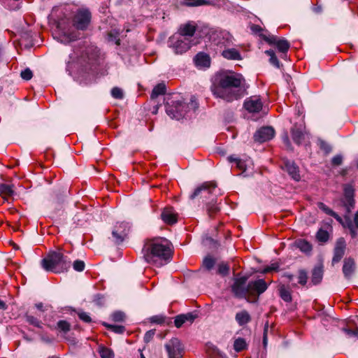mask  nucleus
<instances>
[{
    "mask_svg": "<svg viewBox=\"0 0 358 358\" xmlns=\"http://www.w3.org/2000/svg\"><path fill=\"white\" fill-rule=\"evenodd\" d=\"M66 12L64 16L57 22V27L59 31L58 39L64 43L79 38V31H86L92 21V13L87 8L66 9Z\"/></svg>",
    "mask_w": 358,
    "mask_h": 358,
    "instance_id": "f257e3e1",
    "label": "nucleus"
},
{
    "mask_svg": "<svg viewBox=\"0 0 358 358\" xmlns=\"http://www.w3.org/2000/svg\"><path fill=\"white\" fill-rule=\"evenodd\" d=\"M210 89L215 96L231 102L244 95L245 80L241 74L219 72L215 75Z\"/></svg>",
    "mask_w": 358,
    "mask_h": 358,
    "instance_id": "f03ea898",
    "label": "nucleus"
},
{
    "mask_svg": "<svg viewBox=\"0 0 358 358\" xmlns=\"http://www.w3.org/2000/svg\"><path fill=\"white\" fill-rule=\"evenodd\" d=\"M171 243L166 238L157 237L147 239L142 248L144 259L149 264L162 266L171 257Z\"/></svg>",
    "mask_w": 358,
    "mask_h": 358,
    "instance_id": "7ed1b4c3",
    "label": "nucleus"
},
{
    "mask_svg": "<svg viewBox=\"0 0 358 358\" xmlns=\"http://www.w3.org/2000/svg\"><path fill=\"white\" fill-rule=\"evenodd\" d=\"M41 264L46 271L60 273L66 271L71 267V262L61 251H54L49 252Z\"/></svg>",
    "mask_w": 358,
    "mask_h": 358,
    "instance_id": "20e7f679",
    "label": "nucleus"
},
{
    "mask_svg": "<svg viewBox=\"0 0 358 358\" xmlns=\"http://www.w3.org/2000/svg\"><path fill=\"white\" fill-rule=\"evenodd\" d=\"M317 206L327 215L334 217L343 227L348 228L352 238H354L358 236V210L355 215L353 221H352L347 215L345 216L344 219H342L341 217L322 202H319Z\"/></svg>",
    "mask_w": 358,
    "mask_h": 358,
    "instance_id": "39448f33",
    "label": "nucleus"
},
{
    "mask_svg": "<svg viewBox=\"0 0 358 358\" xmlns=\"http://www.w3.org/2000/svg\"><path fill=\"white\" fill-rule=\"evenodd\" d=\"M268 285L264 279L250 281L247 285L248 301L256 302L259 296L268 289Z\"/></svg>",
    "mask_w": 358,
    "mask_h": 358,
    "instance_id": "423d86ee",
    "label": "nucleus"
},
{
    "mask_svg": "<svg viewBox=\"0 0 358 358\" xmlns=\"http://www.w3.org/2000/svg\"><path fill=\"white\" fill-rule=\"evenodd\" d=\"M243 107L247 112H261L269 110L266 101L258 95L247 98L244 101Z\"/></svg>",
    "mask_w": 358,
    "mask_h": 358,
    "instance_id": "0eeeda50",
    "label": "nucleus"
},
{
    "mask_svg": "<svg viewBox=\"0 0 358 358\" xmlns=\"http://www.w3.org/2000/svg\"><path fill=\"white\" fill-rule=\"evenodd\" d=\"M291 134L293 141L298 145L310 143V135L306 131L303 124H294L291 129Z\"/></svg>",
    "mask_w": 358,
    "mask_h": 358,
    "instance_id": "6e6552de",
    "label": "nucleus"
},
{
    "mask_svg": "<svg viewBox=\"0 0 358 358\" xmlns=\"http://www.w3.org/2000/svg\"><path fill=\"white\" fill-rule=\"evenodd\" d=\"M169 47L177 55H182L187 52L191 47L190 41L187 38L180 36H173L169 41Z\"/></svg>",
    "mask_w": 358,
    "mask_h": 358,
    "instance_id": "1a4fd4ad",
    "label": "nucleus"
},
{
    "mask_svg": "<svg viewBox=\"0 0 358 358\" xmlns=\"http://www.w3.org/2000/svg\"><path fill=\"white\" fill-rule=\"evenodd\" d=\"M129 224L128 222H118L113 227L112 231V236L113 238V241L116 244H120L122 243L124 239L127 238L128 233L129 231Z\"/></svg>",
    "mask_w": 358,
    "mask_h": 358,
    "instance_id": "9d476101",
    "label": "nucleus"
},
{
    "mask_svg": "<svg viewBox=\"0 0 358 358\" xmlns=\"http://www.w3.org/2000/svg\"><path fill=\"white\" fill-rule=\"evenodd\" d=\"M169 358H181L184 353V348L180 341L173 338L165 345Z\"/></svg>",
    "mask_w": 358,
    "mask_h": 358,
    "instance_id": "9b49d317",
    "label": "nucleus"
},
{
    "mask_svg": "<svg viewBox=\"0 0 358 358\" xmlns=\"http://www.w3.org/2000/svg\"><path fill=\"white\" fill-rule=\"evenodd\" d=\"M165 112H175L183 103V99L179 93L166 94L164 97Z\"/></svg>",
    "mask_w": 358,
    "mask_h": 358,
    "instance_id": "f8f14e48",
    "label": "nucleus"
},
{
    "mask_svg": "<svg viewBox=\"0 0 358 358\" xmlns=\"http://www.w3.org/2000/svg\"><path fill=\"white\" fill-rule=\"evenodd\" d=\"M263 38L269 44L271 45H275L278 50L282 53L281 57L285 58L286 53L289 49V43L284 38H278L277 36H264Z\"/></svg>",
    "mask_w": 358,
    "mask_h": 358,
    "instance_id": "ddd939ff",
    "label": "nucleus"
},
{
    "mask_svg": "<svg viewBox=\"0 0 358 358\" xmlns=\"http://www.w3.org/2000/svg\"><path fill=\"white\" fill-rule=\"evenodd\" d=\"M275 134V130L272 127H262L254 134L253 138L255 142L262 143L273 138Z\"/></svg>",
    "mask_w": 358,
    "mask_h": 358,
    "instance_id": "4468645a",
    "label": "nucleus"
},
{
    "mask_svg": "<svg viewBox=\"0 0 358 358\" xmlns=\"http://www.w3.org/2000/svg\"><path fill=\"white\" fill-rule=\"evenodd\" d=\"M217 185L215 182H205L194 189V192L189 196V198L194 199L199 196L206 197L208 195L213 193Z\"/></svg>",
    "mask_w": 358,
    "mask_h": 358,
    "instance_id": "2eb2a0df",
    "label": "nucleus"
},
{
    "mask_svg": "<svg viewBox=\"0 0 358 358\" xmlns=\"http://www.w3.org/2000/svg\"><path fill=\"white\" fill-rule=\"evenodd\" d=\"M332 232V227L330 223L326 224L324 227H320L316 233V240L321 244L327 243L330 238Z\"/></svg>",
    "mask_w": 358,
    "mask_h": 358,
    "instance_id": "dca6fc26",
    "label": "nucleus"
},
{
    "mask_svg": "<svg viewBox=\"0 0 358 358\" xmlns=\"http://www.w3.org/2000/svg\"><path fill=\"white\" fill-rule=\"evenodd\" d=\"M246 278H240L236 279L232 286L234 293L239 297H248L247 287H245Z\"/></svg>",
    "mask_w": 358,
    "mask_h": 358,
    "instance_id": "f3484780",
    "label": "nucleus"
},
{
    "mask_svg": "<svg viewBox=\"0 0 358 358\" xmlns=\"http://www.w3.org/2000/svg\"><path fill=\"white\" fill-rule=\"evenodd\" d=\"M343 273L345 278L350 279L356 271V263L351 257L345 258L343 261Z\"/></svg>",
    "mask_w": 358,
    "mask_h": 358,
    "instance_id": "a211bd4d",
    "label": "nucleus"
},
{
    "mask_svg": "<svg viewBox=\"0 0 358 358\" xmlns=\"http://www.w3.org/2000/svg\"><path fill=\"white\" fill-rule=\"evenodd\" d=\"M345 249V241L343 238H340L337 241L334 250V257L332 258V264L339 262L343 258Z\"/></svg>",
    "mask_w": 358,
    "mask_h": 358,
    "instance_id": "6ab92c4d",
    "label": "nucleus"
},
{
    "mask_svg": "<svg viewBox=\"0 0 358 358\" xmlns=\"http://www.w3.org/2000/svg\"><path fill=\"white\" fill-rule=\"evenodd\" d=\"M196 24L194 22H188L182 24L179 29L180 36L187 38L192 36L196 30Z\"/></svg>",
    "mask_w": 358,
    "mask_h": 358,
    "instance_id": "aec40b11",
    "label": "nucleus"
},
{
    "mask_svg": "<svg viewBox=\"0 0 358 358\" xmlns=\"http://www.w3.org/2000/svg\"><path fill=\"white\" fill-rule=\"evenodd\" d=\"M85 55L89 64L94 66L99 63V50L97 48L93 46L87 48L85 50Z\"/></svg>",
    "mask_w": 358,
    "mask_h": 358,
    "instance_id": "412c9836",
    "label": "nucleus"
},
{
    "mask_svg": "<svg viewBox=\"0 0 358 358\" xmlns=\"http://www.w3.org/2000/svg\"><path fill=\"white\" fill-rule=\"evenodd\" d=\"M196 315H194L192 313H188L186 314H181L176 317L174 320L175 326L177 328H180L182 326V324L186 322H189L192 324L196 318Z\"/></svg>",
    "mask_w": 358,
    "mask_h": 358,
    "instance_id": "4be33fe9",
    "label": "nucleus"
},
{
    "mask_svg": "<svg viewBox=\"0 0 358 358\" xmlns=\"http://www.w3.org/2000/svg\"><path fill=\"white\" fill-rule=\"evenodd\" d=\"M285 168L288 174L295 181H299L301 180L299 167L294 162L287 161L285 163Z\"/></svg>",
    "mask_w": 358,
    "mask_h": 358,
    "instance_id": "5701e85b",
    "label": "nucleus"
},
{
    "mask_svg": "<svg viewBox=\"0 0 358 358\" xmlns=\"http://www.w3.org/2000/svg\"><path fill=\"white\" fill-rule=\"evenodd\" d=\"M195 65L199 68H208L210 64V57L203 52L198 53L194 59Z\"/></svg>",
    "mask_w": 358,
    "mask_h": 358,
    "instance_id": "b1692460",
    "label": "nucleus"
},
{
    "mask_svg": "<svg viewBox=\"0 0 358 358\" xmlns=\"http://www.w3.org/2000/svg\"><path fill=\"white\" fill-rule=\"evenodd\" d=\"M161 216L166 224H173L177 222V214L172 208H164Z\"/></svg>",
    "mask_w": 358,
    "mask_h": 358,
    "instance_id": "393cba45",
    "label": "nucleus"
},
{
    "mask_svg": "<svg viewBox=\"0 0 358 358\" xmlns=\"http://www.w3.org/2000/svg\"><path fill=\"white\" fill-rule=\"evenodd\" d=\"M236 321L240 326H243L251 320V317L247 310H241L236 314Z\"/></svg>",
    "mask_w": 358,
    "mask_h": 358,
    "instance_id": "a878e982",
    "label": "nucleus"
},
{
    "mask_svg": "<svg viewBox=\"0 0 358 358\" xmlns=\"http://www.w3.org/2000/svg\"><path fill=\"white\" fill-rule=\"evenodd\" d=\"M323 278V269L322 266H315L312 271L311 283L314 285L319 284Z\"/></svg>",
    "mask_w": 358,
    "mask_h": 358,
    "instance_id": "bb28decb",
    "label": "nucleus"
},
{
    "mask_svg": "<svg viewBox=\"0 0 358 358\" xmlns=\"http://www.w3.org/2000/svg\"><path fill=\"white\" fill-rule=\"evenodd\" d=\"M222 55L227 59L240 60L241 56L239 51L235 48H229L222 51Z\"/></svg>",
    "mask_w": 358,
    "mask_h": 358,
    "instance_id": "cd10ccee",
    "label": "nucleus"
},
{
    "mask_svg": "<svg viewBox=\"0 0 358 358\" xmlns=\"http://www.w3.org/2000/svg\"><path fill=\"white\" fill-rule=\"evenodd\" d=\"M278 292L280 298L285 302H291L292 300V294L289 288L284 285H280L278 287Z\"/></svg>",
    "mask_w": 358,
    "mask_h": 358,
    "instance_id": "c85d7f7f",
    "label": "nucleus"
},
{
    "mask_svg": "<svg viewBox=\"0 0 358 358\" xmlns=\"http://www.w3.org/2000/svg\"><path fill=\"white\" fill-rule=\"evenodd\" d=\"M13 185L8 184H0V195L6 199V197L11 196L13 194Z\"/></svg>",
    "mask_w": 358,
    "mask_h": 358,
    "instance_id": "c756f323",
    "label": "nucleus"
},
{
    "mask_svg": "<svg viewBox=\"0 0 358 358\" xmlns=\"http://www.w3.org/2000/svg\"><path fill=\"white\" fill-rule=\"evenodd\" d=\"M298 248L306 253H309L313 250V246L308 241L304 239L299 240L296 243Z\"/></svg>",
    "mask_w": 358,
    "mask_h": 358,
    "instance_id": "7c9ffc66",
    "label": "nucleus"
},
{
    "mask_svg": "<svg viewBox=\"0 0 358 358\" xmlns=\"http://www.w3.org/2000/svg\"><path fill=\"white\" fill-rule=\"evenodd\" d=\"M166 85L164 83H159L157 85L152 91L150 96L151 99H154L159 95L164 94L166 92Z\"/></svg>",
    "mask_w": 358,
    "mask_h": 358,
    "instance_id": "2f4dec72",
    "label": "nucleus"
},
{
    "mask_svg": "<svg viewBox=\"0 0 358 358\" xmlns=\"http://www.w3.org/2000/svg\"><path fill=\"white\" fill-rule=\"evenodd\" d=\"M25 318H26V321L29 324L33 325L34 327H37L38 329H42L43 323L36 317L27 313L25 315Z\"/></svg>",
    "mask_w": 358,
    "mask_h": 358,
    "instance_id": "473e14b6",
    "label": "nucleus"
},
{
    "mask_svg": "<svg viewBox=\"0 0 358 358\" xmlns=\"http://www.w3.org/2000/svg\"><path fill=\"white\" fill-rule=\"evenodd\" d=\"M102 324L104 327H106L108 330H110L115 334H121L125 331V327L122 325L109 324L106 322H103Z\"/></svg>",
    "mask_w": 358,
    "mask_h": 358,
    "instance_id": "72a5a7b5",
    "label": "nucleus"
},
{
    "mask_svg": "<svg viewBox=\"0 0 358 358\" xmlns=\"http://www.w3.org/2000/svg\"><path fill=\"white\" fill-rule=\"evenodd\" d=\"M206 208L210 217H213L220 210V208L216 203V201L214 202L213 201L207 204Z\"/></svg>",
    "mask_w": 358,
    "mask_h": 358,
    "instance_id": "f704fd0d",
    "label": "nucleus"
},
{
    "mask_svg": "<svg viewBox=\"0 0 358 358\" xmlns=\"http://www.w3.org/2000/svg\"><path fill=\"white\" fill-rule=\"evenodd\" d=\"M265 53L270 57L269 62L270 63L275 66L276 68L280 67V63L278 61L275 54L273 50H268L265 51Z\"/></svg>",
    "mask_w": 358,
    "mask_h": 358,
    "instance_id": "c9c22d12",
    "label": "nucleus"
},
{
    "mask_svg": "<svg viewBox=\"0 0 358 358\" xmlns=\"http://www.w3.org/2000/svg\"><path fill=\"white\" fill-rule=\"evenodd\" d=\"M308 281V273L303 270L301 269L298 271V283L301 286H305L307 284Z\"/></svg>",
    "mask_w": 358,
    "mask_h": 358,
    "instance_id": "e433bc0d",
    "label": "nucleus"
},
{
    "mask_svg": "<svg viewBox=\"0 0 358 358\" xmlns=\"http://www.w3.org/2000/svg\"><path fill=\"white\" fill-rule=\"evenodd\" d=\"M119 37V31L113 29L108 33V40L110 42H115L116 45L120 44V40Z\"/></svg>",
    "mask_w": 358,
    "mask_h": 358,
    "instance_id": "4c0bfd02",
    "label": "nucleus"
},
{
    "mask_svg": "<svg viewBox=\"0 0 358 358\" xmlns=\"http://www.w3.org/2000/svg\"><path fill=\"white\" fill-rule=\"evenodd\" d=\"M246 348L245 341L242 338H238L235 340L234 343V348L236 352H241Z\"/></svg>",
    "mask_w": 358,
    "mask_h": 358,
    "instance_id": "58836bf2",
    "label": "nucleus"
},
{
    "mask_svg": "<svg viewBox=\"0 0 358 358\" xmlns=\"http://www.w3.org/2000/svg\"><path fill=\"white\" fill-rule=\"evenodd\" d=\"M185 4L188 6H200L208 5L210 2L208 0H185Z\"/></svg>",
    "mask_w": 358,
    "mask_h": 358,
    "instance_id": "ea45409f",
    "label": "nucleus"
},
{
    "mask_svg": "<svg viewBox=\"0 0 358 358\" xmlns=\"http://www.w3.org/2000/svg\"><path fill=\"white\" fill-rule=\"evenodd\" d=\"M57 329L64 333H66L70 331L71 325L70 324L66 321V320H59L57 324Z\"/></svg>",
    "mask_w": 358,
    "mask_h": 358,
    "instance_id": "a19ab883",
    "label": "nucleus"
},
{
    "mask_svg": "<svg viewBox=\"0 0 358 358\" xmlns=\"http://www.w3.org/2000/svg\"><path fill=\"white\" fill-rule=\"evenodd\" d=\"M344 197L345 199H354V189L350 185H345L343 188Z\"/></svg>",
    "mask_w": 358,
    "mask_h": 358,
    "instance_id": "79ce46f5",
    "label": "nucleus"
},
{
    "mask_svg": "<svg viewBox=\"0 0 358 358\" xmlns=\"http://www.w3.org/2000/svg\"><path fill=\"white\" fill-rule=\"evenodd\" d=\"M342 203L344 207L345 208L347 213H350L351 210L354 208L355 199H352L351 201V199L343 198L342 200Z\"/></svg>",
    "mask_w": 358,
    "mask_h": 358,
    "instance_id": "37998d69",
    "label": "nucleus"
},
{
    "mask_svg": "<svg viewBox=\"0 0 358 358\" xmlns=\"http://www.w3.org/2000/svg\"><path fill=\"white\" fill-rule=\"evenodd\" d=\"M99 354L101 358H113L114 354L109 348L103 347L99 350Z\"/></svg>",
    "mask_w": 358,
    "mask_h": 358,
    "instance_id": "c03bdc74",
    "label": "nucleus"
},
{
    "mask_svg": "<svg viewBox=\"0 0 358 358\" xmlns=\"http://www.w3.org/2000/svg\"><path fill=\"white\" fill-rule=\"evenodd\" d=\"M229 271L228 264L222 262L218 265L217 273L222 275H227Z\"/></svg>",
    "mask_w": 358,
    "mask_h": 358,
    "instance_id": "a18cd8bd",
    "label": "nucleus"
},
{
    "mask_svg": "<svg viewBox=\"0 0 358 358\" xmlns=\"http://www.w3.org/2000/svg\"><path fill=\"white\" fill-rule=\"evenodd\" d=\"M111 95L115 99H122L124 97V92L121 88L115 87L111 90Z\"/></svg>",
    "mask_w": 358,
    "mask_h": 358,
    "instance_id": "49530a36",
    "label": "nucleus"
},
{
    "mask_svg": "<svg viewBox=\"0 0 358 358\" xmlns=\"http://www.w3.org/2000/svg\"><path fill=\"white\" fill-rule=\"evenodd\" d=\"M111 318L115 322H122L125 319V315L123 312L116 311L111 315Z\"/></svg>",
    "mask_w": 358,
    "mask_h": 358,
    "instance_id": "de8ad7c7",
    "label": "nucleus"
},
{
    "mask_svg": "<svg viewBox=\"0 0 358 358\" xmlns=\"http://www.w3.org/2000/svg\"><path fill=\"white\" fill-rule=\"evenodd\" d=\"M215 265V260L210 257H207L203 259V266L208 270L211 269Z\"/></svg>",
    "mask_w": 358,
    "mask_h": 358,
    "instance_id": "09e8293b",
    "label": "nucleus"
},
{
    "mask_svg": "<svg viewBox=\"0 0 358 358\" xmlns=\"http://www.w3.org/2000/svg\"><path fill=\"white\" fill-rule=\"evenodd\" d=\"M229 160L230 162H234L236 164L237 168H238L240 170H242V171L245 170V164L244 162H243L242 160L237 159V158H234L232 156H230L229 157Z\"/></svg>",
    "mask_w": 358,
    "mask_h": 358,
    "instance_id": "8fccbe9b",
    "label": "nucleus"
},
{
    "mask_svg": "<svg viewBox=\"0 0 358 358\" xmlns=\"http://www.w3.org/2000/svg\"><path fill=\"white\" fill-rule=\"evenodd\" d=\"M85 262L81 260H76L73 264V269L76 271L80 272L85 269Z\"/></svg>",
    "mask_w": 358,
    "mask_h": 358,
    "instance_id": "3c124183",
    "label": "nucleus"
},
{
    "mask_svg": "<svg viewBox=\"0 0 358 358\" xmlns=\"http://www.w3.org/2000/svg\"><path fill=\"white\" fill-rule=\"evenodd\" d=\"M32 76V71L29 69H26L21 72V77L25 80H29Z\"/></svg>",
    "mask_w": 358,
    "mask_h": 358,
    "instance_id": "603ef678",
    "label": "nucleus"
},
{
    "mask_svg": "<svg viewBox=\"0 0 358 358\" xmlns=\"http://www.w3.org/2000/svg\"><path fill=\"white\" fill-rule=\"evenodd\" d=\"M343 331L345 332L346 335L351 338V337H358V330L357 329H350L348 328H344Z\"/></svg>",
    "mask_w": 358,
    "mask_h": 358,
    "instance_id": "864d4df0",
    "label": "nucleus"
},
{
    "mask_svg": "<svg viewBox=\"0 0 358 358\" xmlns=\"http://www.w3.org/2000/svg\"><path fill=\"white\" fill-rule=\"evenodd\" d=\"M320 148L327 154L329 153L331 150L330 145L323 141H320Z\"/></svg>",
    "mask_w": 358,
    "mask_h": 358,
    "instance_id": "5fc2aeb1",
    "label": "nucleus"
},
{
    "mask_svg": "<svg viewBox=\"0 0 358 358\" xmlns=\"http://www.w3.org/2000/svg\"><path fill=\"white\" fill-rule=\"evenodd\" d=\"M343 157L340 155L334 156L331 159V164L334 166H340L342 164Z\"/></svg>",
    "mask_w": 358,
    "mask_h": 358,
    "instance_id": "6e6d98bb",
    "label": "nucleus"
},
{
    "mask_svg": "<svg viewBox=\"0 0 358 358\" xmlns=\"http://www.w3.org/2000/svg\"><path fill=\"white\" fill-rule=\"evenodd\" d=\"M79 318L85 322H90L92 321L90 316L85 312L78 313Z\"/></svg>",
    "mask_w": 358,
    "mask_h": 358,
    "instance_id": "4d7b16f0",
    "label": "nucleus"
},
{
    "mask_svg": "<svg viewBox=\"0 0 358 358\" xmlns=\"http://www.w3.org/2000/svg\"><path fill=\"white\" fill-rule=\"evenodd\" d=\"M207 350L209 353L211 352L212 354H213L215 355H218L220 357L222 356L221 352L215 346H213V345L208 346Z\"/></svg>",
    "mask_w": 358,
    "mask_h": 358,
    "instance_id": "13d9d810",
    "label": "nucleus"
},
{
    "mask_svg": "<svg viewBox=\"0 0 358 358\" xmlns=\"http://www.w3.org/2000/svg\"><path fill=\"white\" fill-rule=\"evenodd\" d=\"M282 141H283V143H285V145H286V147L288 148V149H292V145H291V142L289 141V136H288V134L287 133H285L283 136H282Z\"/></svg>",
    "mask_w": 358,
    "mask_h": 358,
    "instance_id": "bf43d9fd",
    "label": "nucleus"
},
{
    "mask_svg": "<svg viewBox=\"0 0 358 358\" xmlns=\"http://www.w3.org/2000/svg\"><path fill=\"white\" fill-rule=\"evenodd\" d=\"M168 115L172 120H180L184 117L183 113H168Z\"/></svg>",
    "mask_w": 358,
    "mask_h": 358,
    "instance_id": "052dcab7",
    "label": "nucleus"
},
{
    "mask_svg": "<svg viewBox=\"0 0 358 358\" xmlns=\"http://www.w3.org/2000/svg\"><path fill=\"white\" fill-rule=\"evenodd\" d=\"M278 268V265L277 264H273L271 266L266 267L263 271V273H268L272 271H276Z\"/></svg>",
    "mask_w": 358,
    "mask_h": 358,
    "instance_id": "680f3d73",
    "label": "nucleus"
},
{
    "mask_svg": "<svg viewBox=\"0 0 358 358\" xmlns=\"http://www.w3.org/2000/svg\"><path fill=\"white\" fill-rule=\"evenodd\" d=\"M268 323L266 324L264 329V336H263V344L264 346L266 347L267 345V332H268Z\"/></svg>",
    "mask_w": 358,
    "mask_h": 358,
    "instance_id": "e2e57ef3",
    "label": "nucleus"
},
{
    "mask_svg": "<svg viewBox=\"0 0 358 358\" xmlns=\"http://www.w3.org/2000/svg\"><path fill=\"white\" fill-rule=\"evenodd\" d=\"M151 320L153 322H155V323H157V324H161V323H162L164 321V319L163 317H162L154 316V317H152Z\"/></svg>",
    "mask_w": 358,
    "mask_h": 358,
    "instance_id": "0e129e2a",
    "label": "nucleus"
},
{
    "mask_svg": "<svg viewBox=\"0 0 358 358\" xmlns=\"http://www.w3.org/2000/svg\"><path fill=\"white\" fill-rule=\"evenodd\" d=\"M154 334H155V331H148L145 334V337H144L145 340L146 341H148L149 339H150L154 336Z\"/></svg>",
    "mask_w": 358,
    "mask_h": 358,
    "instance_id": "69168bd1",
    "label": "nucleus"
},
{
    "mask_svg": "<svg viewBox=\"0 0 358 358\" xmlns=\"http://www.w3.org/2000/svg\"><path fill=\"white\" fill-rule=\"evenodd\" d=\"M251 29L253 32L258 34L262 31V29L259 25H252Z\"/></svg>",
    "mask_w": 358,
    "mask_h": 358,
    "instance_id": "338daca9",
    "label": "nucleus"
},
{
    "mask_svg": "<svg viewBox=\"0 0 358 358\" xmlns=\"http://www.w3.org/2000/svg\"><path fill=\"white\" fill-rule=\"evenodd\" d=\"M35 306L36 308L38 309L39 310L42 312L45 310V309L43 308V304L42 303H36Z\"/></svg>",
    "mask_w": 358,
    "mask_h": 358,
    "instance_id": "774afa93",
    "label": "nucleus"
}]
</instances>
